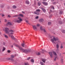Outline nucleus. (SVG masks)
<instances>
[{"label": "nucleus", "mask_w": 65, "mask_h": 65, "mask_svg": "<svg viewBox=\"0 0 65 65\" xmlns=\"http://www.w3.org/2000/svg\"><path fill=\"white\" fill-rule=\"evenodd\" d=\"M17 46L19 47L20 51H22L23 52L25 53L26 54H28L29 53H30V52H31V50L30 49H24L18 45H17Z\"/></svg>", "instance_id": "nucleus-1"}, {"label": "nucleus", "mask_w": 65, "mask_h": 65, "mask_svg": "<svg viewBox=\"0 0 65 65\" xmlns=\"http://www.w3.org/2000/svg\"><path fill=\"white\" fill-rule=\"evenodd\" d=\"M5 33L8 34L9 36H10V35H13L14 32V31L12 29H10L9 30V29L7 27L5 28Z\"/></svg>", "instance_id": "nucleus-2"}, {"label": "nucleus", "mask_w": 65, "mask_h": 65, "mask_svg": "<svg viewBox=\"0 0 65 65\" xmlns=\"http://www.w3.org/2000/svg\"><path fill=\"white\" fill-rule=\"evenodd\" d=\"M14 57V56L13 55H11V58H8L7 59L8 60H11L12 62H13V64L14 65H17V61L15 60H13V58Z\"/></svg>", "instance_id": "nucleus-3"}, {"label": "nucleus", "mask_w": 65, "mask_h": 65, "mask_svg": "<svg viewBox=\"0 0 65 65\" xmlns=\"http://www.w3.org/2000/svg\"><path fill=\"white\" fill-rule=\"evenodd\" d=\"M52 37H53V38L52 39H51V41L53 43H55V42H54V41H58V40H59V39L57 37L56 38V37H55V36H51L50 38H52Z\"/></svg>", "instance_id": "nucleus-4"}, {"label": "nucleus", "mask_w": 65, "mask_h": 65, "mask_svg": "<svg viewBox=\"0 0 65 65\" xmlns=\"http://www.w3.org/2000/svg\"><path fill=\"white\" fill-rule=\"evenodd\" d=\"M40 10L39 9H38L36 10V11L34 12V13L37 15H39V12H40Z\"/></svg>", "instance_id": "nucleus-5"}, {"label": "nucleus", "mask_w": 65, "mask_h": 65, "mask_svg": "<svg viewBox=\"0 0 65 65\" xmlns=\"http://www.w3.org/2000/svg\"><path fill=\"white\" fill-rule=\"evenodd\" d=\"M18 19L19 20H18L17 21L18 23H21L22 21H23V19L21 18V17H18Z\"/></svg>", "instance_id": "nucleus-6"}, {"label": "nucleus", "mask_w": 65, "mask_h": 65, "mask_svg": "<svg viewBox=\"0 0 65 65\" xmlns=\"http://www.w3.org/2000/svg\"><path fill=\"white\" fill-rule=\"evenodd\" d=\"M33 28L35 30H37V27H36V26L35 25L33 26Z\"/></svg>", "instance_id": "nucleus-7"}, {"label": "nucleus", "mask_w": 65, "mask_h": 65, "mask_svg": "<svg viewBox=\"0 0 65 65\" xmlns=\"http://www.w3.org/2000/svg\"><path fill=\"white\" fill-rule=\"evenodd\" d=\"M40 29L41 30H43L44 31V32H46V30H45V29H43L42 27V26H41L40 27Z\"/></svg>", "instance_id": "nucleus-8"}, {"label": "nucleus", "mask_w": 65, "mask_h": 65, "mask_svg": "<svg viewBox=\"0 0 65 65\" xmlns=\"http://www.w3.org/2000/svg\"><path fill=\"white\" fill-rule=\"evenodd\" d=\"M51 58L53 57V54H52V52H49Z\"/></svg>", "instance_id": "nucleus-9"}, {"label": "nucleus", "mask_w": 65, "mask_h": 65, "mask_svg": "<svg viewBox=\"0 0 65 65\" xmlns=\"http://www.w3.org/2000/svg\"><path fill=\"white\" fill-rule=\"evenodd\" d=\"M4 36L6 38H7H7H8V36L7 35H5V34H4Z\"/></svg>", "instance_id": "nucleus-10"}, {"label": "nucleus", "mask_w": 65, "mask_h": 65, "mask_svg": "<svg viewBox=\"0 0 65 65\" xmlns=\"http://www.w3.org/2000/svg\"><path fill=\"white\" fill-rule=\"evenodd\" d=\"M42 3L44 4V5H48V4L46 2H42Z\"/></svg>", "instance_id": "nucleus-11"}, {"label": "nucleus", "mask_w": 65, "mask_h": 65, "mask_svg": "<svg viewBox=\"0 0 65 65\" xmlns=\"http://www.w3.org/2000/svg\"><path fill=\"white\" fill-rule=\"evenodd\" d=\"M25 3L27 4H29V2L28 0H26L25 1Z\"/></svg>", "instance_id": "nucleus-12"}, {"label": "nucleus", "mask_w": 65, "mask_h": 65, "mask_svg": "<svg viewBox=\"0 0 65 65\" xmlns=\"http://www.w3.org/2000/svg\"><path fill=\"white\" fill-rule=\"evenodd\" d=\"M42 9L44 12H46V10H45V9L43 8H42Z\"/></svg>", "instance_id": "nucleus-13"}, {"label": "nucleus", "mask_w": 65, "mask_h": 65, "mask_svg": "<svg viewBox=\"0 0 65 65\" xmlns=\"http://www.w3.org/2000/svg\"><path fill=\"white\" fill-rule=\"evenodd\" d=\"M21 45L23 46V47H25L26 46V45L24 43H22L21 44Z\"/></svg>", "instance_id": "nucleus-14"}, {"label": "nucleus", "mask_w": 65, "mask_h": 65, "mask_svg": "<svg viewBox=\"0 0 65 65\" xmlns=\"http://www.w3.org/2000/svg\"><path fill=\"white\" fill-rule=\"evenodd\" d=\"M53 54L54 55H55V56H56L57 55V54L56 53V52L53 51Z\"/></svg>", "instance_id": "nucleus-15"}, {"label": "nucleus", "mask_w": 65, "mask_h": 65, "mask_svg": "<svg viewBox=\"0 0 65 65\" xmlns=\"http://www.w3.org/2000/svg\"><path fill=\"white\" fill-rule=\"evenodd\" d=\"M56 47L58 49V48H59V44H57L56 45Z\"/></svg>", "instance_id": "nucleus-16"}, {"label": "nucleus", "mask_w": 65, "mask_h": 65, "mask_svg": "<svg viewBox=\"0 0 65 65\" xmlns=\"http://www.w3.org/2000/svg\"><path fill=\"white\" fill-rule=\"evenodd\" d=\"M44 21V20L43 19H40L39 20V22H43Z\"/></svg>", "instance_id": "nucleus-17"}, {"label": "nucleus", "mask_w": 65, "mask_h": 65, "mask_svg": "<svg viewBox=\"0 0 65 65\" xmlns=\"http://www.w3.org/2000/svg\"><path fill=\"white\" fill-rule=\"evenodd\" d=\"M42 61L44 62V63H45V61H46V59H42Z\"/></svg>", "instance_id": "nucleus-18"}, {"label": "nucleus", "mask_w": 65, "mask_h": 65, "mask_svg": "<svg viewBox=\"0 0 65 65\" xmlns=\"http://www.w3.org/2000/svg\"><path fill=\"white\" fill-rule=\"evenodd\" d=\"M11 38L12 39H14L15 38L14 37V36H11Z\"/></svg>", "instance_id": "nucleus-19"}, {"label": "nucleus", "mask_w": 65, "mask_h": 65, "mask_svg": "<svg viewBox=\"0 0 65 65\" xmlns=\"http://www.w3.org/2000/svg\"><path fill=\"white\" fill-rule=\"evenodd\" d=\"M36 55H37L38 56L39 55H40V53L39 52H38L37 53H36Z\"/></svg>", "instance_id": "nucleus-20"}, {"label": "nucleus", "mask_w": 65, "mask_h": 65, "mask_svg": "<svg viewBox=\"0 0 65 65\" xmlns=\"http://www.w3.org/2000/svg\"><path fill=\"white\" fill-rule=\"evenodd\" d=\"M19 16H20V17H23L24 16L22 14H19Z\"/></svg>", "instance_id": "nucleus-21"}, {"label": "nucleus", "mask_w": 65, "mask_h": 65, "mask_svg": "<svg viewBox=\"0 0 65 65\" xmlns=\"http://www.w3.org/2000/svg\"><path fill=\"white\" fill-rule=\"evenodd\" d=\"M62 32L63 33H65V30H62Z\"/></svg>", "instance_id": "nucleus-22"}, {"label": "nucleus", "mask_w": 65, "mask_h": 65, "mask_svg": "<svg viewBox=\"0 0 65 65\" xmlns=\"http://www.w3.org/2000/svg\"><path fill=\"white\" fill-rule=\"evenodd\" d=\"M5 50V48L4 47L3 48V49L2 50V52H4Z\"/></svg>", "instance_id": "nucleus-23"}, {"label": "nucleus", "mask_w": 65, "mask_h": 65, "mask_svg": "<svg viewBox=\"0 0 65 65\" xmlns=\"http://www.w3.org/2000/svg\"><path fill=\"white\" fill-rule=\"evenodd\" d=\"M7 24L8 25H11V24L10 22H8Z\"/></svg>", "instance_id": "nucleus-24"}, {"label": "nucleus", "mask_w": 65, "mask_h": 65, "mask_svg": "<svg viewBox=\"0 0 65 65\" xmlns=\"http://www.w3.org/2000/svg\"><path fill=\"white\" fill-rule=\"evenodd\" d=\"M40 63L41 65H44V64H43V63L42 62H40Z\"/></svg>", "instance_id": "nucleus-25"}, {"label": "nucleus", "mask_w": 65, "mask_h": 65, "mask_svg": "<svg viewBox=\"0 0 65 65\" xmlns=\"http://www.w3.org/2000/svg\"><path fill=\"white\" fill-rule=\"evenodd\" d=\"M31 62H32V63H34V60L33 59H31Z\"/></svg>", "instance_id": "nucleus-26"}, {"label": "nucleus", "mask_w": 65, "mask_h": 65, "mask_svg": "<svg viewBox=\"0 0 65 65\" xmlns=\"http://www.w3.org/2000/svg\"><path fill=\"white\" fill-rule=\"evenodd\" d=\"M25 65H29V63H28V62L25 63Z\"/></svg>", "instance_id": "nucleus-27"}, {"label": "nucleus", "mask_w": 65, "mask_h": 65, "mask_svg": "<svg viewBox=\"0 0 65 65\" xmlns=\"http://www.w3.org/2000/svg\"><path fill=\"white\" fill-rule=\"evenodd\" d=\"M12 7L13 8H16L17 7L15 6H13Z\"/></svg>", "instance_id": "nucleus-28"}, {"label": "nucleus", "mask_w": 65, "mask_h": 65, "mask_svg": "<svg viewBox=\"0 0 65 65\" xmlns=\"http://www.w3.org/2000/svg\"><path fill=\"white\" fill-rule=\"evenodd\" d=\"M38 4L39 6H40V5H41V4L40 3L38 2Z\"/></svg>", "instance_id": "nucleus-29"}, {"label": "nucleus", "mask_w": 65, "mask_h": 65, "mask_svg": "<svg viewBox=\"0 0 65 65\" xmlns=\"http://www.w3.org/2000/svg\"><path fill=\"white\" fill-rule=\"evenodd\" d=\"M10 51L9 50L7 51V52L8 53H10Z\"/></svg>", "instance_id": "nucleus-30"}, {"label": "nucleus", "mask_w": 65, "mask_h": 65, "mask_svg": "<svg viewBox=\"0 0 65 65\" xmlns=\"http://www.w3.org/2000/svg\"><path fill=\"white\" fill-rule=\"evenodd\" d=\"M48 24L49 25H51V22H49L48 23Z\"/></svg>", "instance_id": "nucleus-31"}, {"label": "nucleus", "mask_w": 65, "mask_h": 65, "mask_svg": "<svg viewBox=\"0 0 65 65\" xmlns=\"http://www.w3.org/2000/svg\"><path fill=\"white\" fill-rule=\"evenodd\" d=\"M57 58V57H55V58L54 59V61H56V58Z\"/></svg>", "instance_id": "nucleus-32"}, {"label": "nucleus", "mask_w": 65, "mask_h": 65, "mask_svg": "<svg viewBox=\"0 0 65 65\" xmlns=\"http://www.w3.org/2000/svg\"><path fill=\"white\" fill-rule=\"evenodd\" d=\"M59 23L60 24H62V22L61 21H60L59 22Z\"/></svg>", "instance_id": "nucleus-33"}, {"label": "nucleus", "mask_w": 65, "mask_h": 65, "mask_svg": "<svg viewBox=\"0 0 65 65\" xmlns=\"http://www.w3.org/2000/svg\"><path fill=\"white\" fill-rule=\"evenodd\" d=\"M40 26V25H39V24H38L37 25V27H38V26Z\"/></svg>", "instance_id": "nucleus-34"}, {"label": "nucleus", "mask_w": 65, "mask_h": 65, "mask_svg": "<svg viewBox=\"0 0 65 65\" xmlns=\"http://www.w3.org/2000/svg\"><path fill=\"white\" fill-rule=\"evenodd\" d=\"M39 18V17H38V16H37L36 17V19H38Z\"/></svg>", "instance_id": "nucleus-35"}, {"label": "nucleus", "mask_w": 65, "mask_h": 65, "mask_svg": "<svg viewBox=\"0 0 65 65\" xmlns=\"http://www.w3.org/2000/svg\"><path fill=\"white\" fill-rule=\"evenodd\" d=\"M7 22V21L6 19H5V22Z\"/></svg>", "instance_id": "nucleus-36"}, {"label": "nucleus", "mask_w": 65, "mask_h": 65, "mask_svg": "<svg viewBox=\"0 0 65 65\" xmlns=\"http://www.w3.org/2000/svg\"><path fill=\"white\" fill-rule=\"evenodd\" d=\"M4 7V5H1V7L2 8Z\"/></svg>", "instance_id": "nucleus-37"}, {"label": "nucleus", "mask_w": 65, "mask_h": 65, "mask_svg": "<svg viewBox=\"0 0 65 65\" xmlns=\"http://www.w3.org/2000/svg\"><path fill=\"white\" fill-rule=\"evenodd\" d=\"M30 59V57H29L27 58V60H29V59Z\"/></svg>", "instance_id": "nucleus-38"}, {"label": "nucleus", "mask_w": 65, "mask_h": 65, "mask_svg": "<svg viewBox=\"0 0 65 65\" xmlns=\"http://www.w3.org/2000/svg\"><path fill=\"white\" fill-rule=\"evenodd\" d=\"M60 14H62V12L61 11H60Z\"/></svg>", "instance_id": "nucleus-39"}, {"label": "nucleus", "mask_w": 65, "mask_h": 65, "mask_svg": "<svg viewBox=\"0 0 65 65\" xmlns=\"http://www.w3.org/2000/svg\"><path fill=\"white\" fill-rule=\"evenodd\" d=\"M8 18H10V17H11V16L10 15H8Z\"/></svg>", "instance_id": "nucleus-40"}, {"label": "nucleus", "mask_w": 65, "mask_h": 65, "mask_svg": "<svg viewBox=\"0 0 65 65\" xmlns=\"http://www.w3.org/2000/svg\"><path fill=\"white\" fill-rule=\"evenodd\" d=\"M52 8L53 9H55V8H54V7L52 6Z\"/></svg>", "instance_id": "nucleus-41"}, {"label": "nucleus", "mask_w": 65, "mask_h": 65, "mask_svg": "<svg viewBox=\"0 0 65 65\" xmlns=\"http://www.w3.org/2000/svg\"><path fill=\"white\" fill-rule=\"evenodd\" d=\"M14 22H17V20H16V19H14Z\"/></svg>", "instance_id": "nucleus-42"}, {"label": "nucleus", "mask_w": 65, "mask_h": 65, "mask_svg": "<svg viewBox=\"0 0 65 65\" xmlns=\"http://www.w3.org/2000/svg\"><path fill=\"white\" fill-rule=\"evenodd\" d=\"M63 46H60V48H63Z\"/></svg>", "instance_id": "nucleus-43"}, {"label": "nucleus", "mask_w": 65, "mask_h": 65, "mask_svg": "<svg viewBox=\"0 0 65 65\" xmlns=\"http://www.w3.org/2000/svg\"><path fill=\"white\" fill-rule=\"evenodd\" d=\"M22 13H24V14H25V12H24V11H22Z\"/></svg>", "instance_id": "nucleus-44"}, {"label": "nucleus", "mask_w": 65, "mask_h": 65, "mask_svg": "<svg viewBox=\"0 0 65 65\" xmlns=\"http://www.w3.org/2000/svg\"><path fill=\"white\" fill-rule=\"evenodd\" d=\"M26 23H28V21L27 20H26Z\"/></svg>", "instance_id": "nucleus-45"}, {"label": "nucleus", "mask_w": 65, "mask_h": 65, "mask_svg": "<svg viewBox=\"0 0 65 65\" xmlns=\"http://www.w3.org/2000/svg\"><path fill=\"white\" fill-rule=\"evenodd\" d=\"M61 62H62V63L63 62V59H61Z\"/></svg>", "instance_id": "nucleus-46"}, {"label": "nucleus", "mask_w": 65, "mask_h": 65, "mask_svg": "<svg viewBox=\"0 0 65 65\" xmlns=\"http://www.w3.org/2000/svg\"><path fill=\"white\" fill-rule=\"evenodd\" d=\"M4 15L3 14L2 15V17H4Z\"/></svg>", "instance_id": "nucleus-47"}, {"label": "nucleus", "mask_w": 65, "mask_h": 65, "mask_svg": "<svg viewBox=\"0 0 65 65\" xmlns=\"http://www.w3.org/2000/svg\"><path fill=\"white\" fill-rule=\"evenodd\" d=\"M53 4H54L55 5V4H56V3L55 2H54L53 3Z\"/></svg>", "instance_id": "nucleus-48"}, {"label": "nucleus", "mask_w": 65, "mask_h": 65, "mask_svg": "<svg viewBox=\"0 0 65 65\" xmlns=\"http://www.w3.org/2000/svg\"><path fill=\"white\" fill-rule=\"evenodd\" d=\"M13 17H17V15H15V16H13Z\"/></svg>", "instance_id": "nucleus-49"}, {"label": "nucleus", "mask_w": 65, "mask_h": 65, "mask_svg": "<svg viewBox=\"0 0 65 65\" xmlns=\"http://www.w3.org/2000/svg\"><path fill=\"white\" fill-rule=\"evenodd\" d=\"M43 1H45L46 0H43Z\"/></svg>", "instance_id": "nucleus-50"}, {"label": "nucleus", "mask_w": 65, "mask_h": 65, "mask_svg": "<svg viewBox=\"0 0 65 65\" xmlns=\"http://www.w3.org/2000/svg\"><path fill=\"white\" fill-rule=\"evenodd\" d=\"M11 47H13V45H12L11 46Z\"/></svg>", "instance_id": "nucleus-51"}, {"label": "nucleus", "mask_w": 65, "mask_h": 65, "mask_svg": "<svg viewBox=\"0 0 65 65\" xmlns=\"http://www.w3.org/2000/svg\"><path fill=\"white\" fill-rule=\"evenodd\" d=\"M0 23H1V21H0Z\"/></svg>", "instance_id": "nucleus-52"}, {"label": "nucleus", "mask_w": 65, "mask_h": 65, "mask_svg": "<svg viewBox=\"0 0 65 65\" xmlns=\"http://www.w3.org/2000/svg\"><path fill=\"white\" fill-rule=\"evenodd\" d=\"M17 42H18V41H17Z\"/></svg>", "instance_id": "nucleus-53"}, {"label": "nucleus", "mask_w": 65, "mask_h": 65, "mask_svg": "<svg viewBox=\"0 0 65 65\" xmlns=\"http://www.w3.org/2000/svg\"><path fill=\"white\" fill-rule=\"evenodd\" d=\"M52 1H54V0H52Z\"/></svg>", "instance_id": "nucleus-54"}, {"label": "nucleus", "mask_w": 65, "mask_h": 65, "mask_svg": "<svg viewBox=\"0 0 65 65\" xmlns=\"http://www.w3.org/2000/svg\"><path fill=\"white\" fill-rule=\"evenodd\" d=\"M0 34H1V32H0Z\"/></svg>", "instance_id": "nucleus-55"}, {"label": "nucleus", "mask_w": 65, "mask_h": 65, "mask_svg": "<svg viewBox=\"0 0 65 65\" xmlns=\"http://www.w3.org/2000/svg\"><path fill=\"white\" fill-rule=\"evenodd\" d=\"M37 0L38 1V0Z\"/></svg>", "instance_id": "nucleus-56"}, {"label": "nucleus", "mask_w": 65, "mask_h": 65, "mask_svg": "<svg viewBox=\"0 0 65 65\" xmlns=\"http://www.w3.org/2000/svg\"><path fill=\"white\" fill-rule=\"evenodd\" d=\"M42 51H43V50H42Z\"/></svg>", "instance_id": "nucleus-57"}, {"label": "nucleus", "mask_w": 65, "mask_h": 65, "mask_svg": "<svg viewBox=\"0 0 65 65\" xmlns=\"http://www.w3.org/2000/svg\"><path fill=\"white\" fill-rule=\"evenodd\" d=\"M63 54H65V53H63Z\"/></svg>", "instance_id": "nucleus-58"}]
</instances>
